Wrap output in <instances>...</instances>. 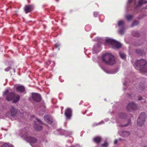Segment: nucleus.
<instances>
[{
    "mask_svg": "<svg viewBox=\"0 0 147 147\" xmlns=\"http://www.w3.org/2000/svg\"><path fill=\"white\" fill-rule=\"evenodd\" d=\"M105 43L106 44L112 45L114 48H119L121 47V45L120 43L111 38H108L106 39Z\"/></svg>",
    "mask_w": 147,
    "mask_h": 147,
    "instance_id": "39448f33",
    "label": "nucleus"
},
{
    "mask_svg": "<svg viewBox=\"0 0 147 147\" xmlns=\"http://www.w3.org/2000/svg\"><path fill=\"white\" fill-rule=\"evenodd\" d=\"M130 134V133L129 131H123L121 134V135L123 137H127Z\"/></svg>",
    "mask_w": 147,
    "mask_h": 147,
    "instance_id": "f3484780",
    "label": "nucleus"
},
{
    "mask_svg": "<svg viewBox=\"0 0 147 147\" xmlns=\"http://www.w3.org/2000/svg\"><path fill=\"white\" fill-rule=\"evenodd\" d=\"M44 119L46 122L49 124L53 122V119L50 116L45 115L44 117Z\"/></svg>",
    "mask_w": 147,
    "mask_h": 147,
    "instance_id": "ddd939ff",
    "label": "nucleus"
},
{
    "mask_svg": "<svg viewBox=\"0 0 147 147\" xmlns=\"http://www.w3.org/2000/svg\"><path fill=\"white\" fill-rule=\"evenodd\" d=\"M17 113L16 109L13 107H12L11 109V114L12 116L15 117Z\"/></svg>",
    "mask_w": 147,
    "mask_h": 147,
    "instance_id": "dca6fc26",
    "label": "nucleus"
},
{
    "mask_svg": "<svg viewBox=\"0 0 147 147\" xmlns=\"http://www.w3.org/2000/svg\"><path fill=\"white\" fill-rule=\"evenodd\" d=\"M36 120L37 123H38L39 124H42V122L39 119L36 118Z\"/></svg>",
    "mask_w": 147,
    "mask_h": 147,
    "instance_id": "7c9ffc66",
    "label": "nucleus"
},
{
    "mask_svg": "<svg viewBox=\"0 0 147 147\" xmlns=\"http://www.w3.org/2000/svg\"><path fill=\"white\" fill-rule=\"evenodd\" d=\"M101 140V138L99 137H95L94 139V141L97 143H99Z\"/></svg>",
    "mask_w": 147,
    "mask_h": 147,
    "instance_id": "412c9836",
    "label": "nucleus"
},
{
    "mask_svg": "<svg viewBox=\"0 0 147 147\" xmlns=\"http://www.w3.org/2000/svg\"><path fill=\"white\" fill-rule=\"evenodd\" d=\"M125 18L128 21L131 20L133 18V16L131 15L127 14L125 16Z\"/></svg>",
    "mask_w": 147,
    "mask_h": 147,
    "instance_id": "b1692460",
    "label": "nucleus"
},
{
    "mask_svg": "<svg viewBox=\"0 0 147 147\" xmlns=\"http://www.w3.org/2000/svg\"><path fill=\"white\" fill-rule=\"evenodd\" d=\"M139 23V22L138 21L136 20L134 21L131 25V27L137 25Z\"/></svg>",
    "mask_w": 147,
    "mask_h": 147,
    "instance_id": "bb28decb",
    "label": "nucleus"
},
{
    "mask_svg": "<svg viewBox=\"0 0 147 147\" xmlns=\"http://www.w3.org/2000/svg\"><path fill=\"white\" fill-rule=\"evenodd\" d=\"M32 98L33 100L36 102H38L41 100L40 95L38 93H34L32 94Z\"/></svg>",
    "mask_w": 147,
    "mask_h": 147,
    "instance_id": "9b49d317",
    "label": "nucleus"
},
{
    "mask_svg": "<svg viewBox=\"0 0 147 147\" xmlns=\"http://www.w3.org/2000/svg\"><path fill=\"white\" fill-rule=\"evenodd\" d=\"M127 109L129 111L135 110L138 109L136 104L133 102L129 103L127 105Z\"/></svg>",
    "mask_w": 147,
    "mask_h": 147,
    "instance_id": "6e6552de",
    "label": "nucleus"
},
{
    "mask_svg": "<svg viewBox=\"0 0 147 147\" xmlns=\"http://www.w3.org/2000/svg\"><path fill=\"white\" fill-rule=\"evenodd\" d=\"M1 147H14L12 145L10 144H8L7 143L4 144Z\"/></svg>",
    "mask_w": 147,
    "mask_h": 147,
    "instance_id": "a878e982",
    "label": "nucleus"
},
{
    "mask_svg": "<svg viewBox=\"0 0 147 147\" xmlns=\"http://www.w3.org/2000/svg\"><path fill=\"white\" fill-rule=\"evenodd\" d=\"M147 1L146 0H140L138 3L136 0H128V4H131L133 5L136 9L139 6L141 5L143 3H146Z\"/></svg>",
    "mask_w": 147,
    "mask_h": 147,
    "instance_id": "423d86ee",
    "label": "nucleus"
},
{
    "mask_svg": "<svg viewBox=\"0 0 147 147\" xmlns=\"http://www.w3.org/2000/svg\"><path fill=\"white\" fill-rule=\"evenodd\" d=\"M108 146V143L106 142H105L104 144H102L101 145V146L102 147H107Z\"/></svg>",
    "mask_w": 147,
    "mask_h": 147,
    "instance_id": "c756f323",
    "label": "nucleus"
},
{
    "mask_svg": "<svg viewBox=\"0 0 147 147\" xmlns=\"http://www.w3.org/2000/svg\"><path fill=\"white\" fill-rule=\"evenodd\" d=\"M13 72H15V69H13Z\"/></svg>",
    "mask_w": 147,
    "mask_h": 147,
    "instance_id": "a19ab883",
    "label": "nucleus"
},
{
    "mask_svg": "<svg viewBox=\"0 0 147 147\" xmlns=\"http://www.w3.org/2000/svg\"><path fill=\"white\" fill-rule=\"evenodd\" d=\"M136 53L140 55H143L144 53V51L143 49H137L136 50Z\"/></svg>",
    "mask_w": 147,
    "mask_h": 147,
    "instance_id": "6ab92c4d",
    "label": "nucleus"
},
{
    "mask_svg": "<svg viewBox=\"0 0 147 147\" xmlns=\"http://www.w3.org/2000/svg\"><path fill=\"white\" fill-rule=\"evenodd\" d=\"M99 65L100 66L104 71L107 74H115L118 71V69H116L113 70L109 71L108 70L106 69L104 67L102 66L101 64L99 63Z\"/></svg>",
    "mask_w": 147,
    "mask_h": 147,
    "instance_id": "9d476101",
    "label": "nucleus"
},
{
    "mask_svg": "<svg viewBox=\"0 0 147 147\" xmlns=\"http://www.w3.org/2000/svg\"><path fill=\"white\" fill-rule=\"evenodd\" d=\"M46 63L48 65H49V64H50V61H49L48 62H47Z\"/></svg>",
    "mask_w": 147,
    "mask_h": 147,
    "instance_id": "ea45409f",
    "label": "nucleus"
},
{
    "mask_svg": "<svg viewBox=\"0 0 147 147\" xmlns=\"http://www.w3.org/2000/svg\"><path fill=\"white\" fill-rule=\"evenodd\" d=\"M34 6L33 5H27L24 8V11L26 13H27L31 11L33 9Z\"/></svg>",
    "mask_w": 147,
    "mask_h": 147,
    "instance_id": "f8f14e48",
    "label": "nucleus"
},
{
    "mask_svg": "<svg viewBox=\"0 0 147 147\" xmlns=\"http://www.w3.org/2000/svg\"><path fill=\"white\" fill-rule=\"evenodd\" d=\"M16 89L17 92L20 93H23L25 90L24 87L22 86H18L16 88Z\"/></svg>",
    "mask_w": 147,
    "mask_h": 147,
    "instance_id": "4468645a",
    "label": "nucleus"
},
{
    "mask_svg": "<svg viewBox=\"0 0 147 147\" xmlns=\"http://www.w3.org/2000/svg\"><path fill=\"white\" fill-rule=\"evenodd\" d=\"M119 54L121 58L123 59H124L125 56V54L122 52H119Z\"/></svg>",
    "mask_w": 147,
    "mask_h": 147,
    "instance_id": "cd10ccee",
    "label": "nucleus"
},
{
    "mask_svg": "<svg viewBox=\"0 0 147 147\" xmlns=\"http://www.w3.org/2000/svg\"><path fill=\"white\" fill-rule=\"evenodd\" d=\"M117 140H116V139L115 140V141H114V144H116L117 143Z\"/></svg>",
    "mask_w": 147,
    "mask_h": 147,
    "instance_id": "4c0bfd02",
    "label": "nucleus"
},
{
    "mask_svg": "<svg viewBox=\"0 0 147 147\" xmlns=\"http://www.w3.org/2000/svg\"><path fill=\"white\" fill-rule=\"evenodd\" d=\"M125 29L124 28H122L120 29L118 31L119 34L121 35H123L125 32Z\"/></svg>",
    "mask_w": 147,
    "mask_h": 147,
    "instance_id": "5701e85b",
    "label": "nucleus"
},
{
    "mask_svg": "<svg viewBox=\"0 0 147 147\" xmlns=\"http://www.w3.org/2000/svg\"><path fill=\"white\" fill-rule=\"evenodd\" d=\"M146 62L144 59L137 60L135 64H133L134 66L136 69L140 70L142 72H147V66H146Z\"/></svg>",
    "mask_w": 147,
    "mask_h": 147,
    "instance_id": "f03ea898",
    "label": "nucleus"
},
{
    "mask_svg": "<svg viewBox=\"0 0 147 147\" xmlns=\"http://www.w3.org/2000/svg\"><path fill=\"white\" fill-rule=\"evenodd\" d=\"M35 129L37 130H40L42 129V127L40 125H38L37 123L34 125Z\"/></svg>",
    "mask_w": 147,
    "mask_h": 147,
    "instance_id": "aec40b11",
    "label": "nucleus"
},
{
    "mask_svg": "<svg viewBox=\"0 0 147 147\" xmlns=\"http://www.w3.org/2000/svg\"><path fill=\"white\" fill-rule=\"evenodd\" d=\"M60 46V44L59 43H57L55 45V46L56 48H57Z\"/></svg>",
    "mask_w": 147,
    "mask_h": 147,
    "instance_id": "c9c22d12",
    "label": "nucleus"
},
{
    "mask_svg": "<svg viewBox=\"0 0 147 147\" xmlns=\"http://www.w3.org/2000/svg\"><path fill=\"white\" fill-rule=\"evenodd\" d=\"M19 135L26 141L30 142V145L31 143H36L38 141L37 139L35 138L30 136V133L26 129H23L21 132L20 133Z\"/></svg>",
    "mask_w": 147,
    "mask_h": 147,
    "instance_id": "f257e3e1",
    "label": "nucleus"
},
{
    "mask_svg": "<svg viewBox=\"0 0 147 147\" xmlns=\"http://www.w3.org/2000/svg\"><path fill=\"white\" fill-rule=\"evenodd\" d=\"M71 134V132H69V131H65L62 129H60L59 130V134L61 135H65L66 136H68V135H70Z\"/></svg>",
    "mask_w": 147,
    "mask_h": 147,
    "instance_id": "2eb2a0df",
    "label": "nucleus"
},
{
    "mask_svg": "<svg viewBox=\"0 0 147 147\" xmlns=\"http://www.w3.org/2000/svg\"><path fill=\"white\" fill-rule=\"evenodd\" d=\"M94 50H95V48H94L93 49V53H97V52H96V51H95Z\"/></svg>",
    "mask_w": 147,
    "mask_h": 147,
    "instance_id": "58836bf2",
    "label": "nucleus"
},
{
    "mask_svg": "<svg viewBox=\"0 0 147 147\" xmlns=\"http://www.w3.org/2000/svg\"><path fill=\"white\" fill-rule=\"evenodd\" d=\"M103 123H104V122H103V121H101L99 123L96 124V125H100V124H102Z\"/></svg>",
    "mask_w": 147,
    "mask_h": 147,
    "instance_id": "f704fd0d",
    "label": "nucleus"
},
{
    "mask_svg": "<svg viewBox=\"0 0 147 147\" xmlns=\"http://www.w3.org/2000/svg\"><path fill=\"white\" fill-rule=\"evenodd\" d=\"M138 99L139 100H143L144 99L141 96H139L138 97Z\"/></svg>",
    "mask_w": 147,
    "mask_h": 147,
    "instance_id": "72a5a7b5",
    "label": "nucleus"
},
{
    "mask_svg": "<svg viewBox=\"0 0 147 147\" xmlns=\"http://www.w3.org/2000/svg\"><path fill=\"white\" fill-rule=\"evenodd\" d=\"M131 34L134 36H139L138 32L136 31H132L131 32Z\"/></svg>",
    "mask_w": 147,
    "mask_h": 147,
    "instance_id": "393cba45",
    "label": "nucleus"
},
{
    "mask_svg": "<svg viewBox=\"0 0 147 147\" xmlns=\"http://www.w3.org/2000/svg\"><path fill=\"white\" fill-rule=\"evenodd\" d=\"M126 115L125 114L123 113H121L119 115V119L118 120L116 121L117 123L118 122L121 121V119L125 118L126 117Z\"/></svg>",
    "mask_w": 147,
    "mask_h": 147,
    "instance_id": "a211bd4d",
    "label": "nucleus"
},
{
    "mask_svg": "<svg viewBox=\"0 0 147 147\" xmlns=\"http://www.w3.org/2000/svg\"><path fill=\"white\" fill-rule=\"evenodd\" d=\"M131 124V123L130 122V120H129L128 121V123H127L126 125H118V126H121V127H126V126H127L128 125H130Z\"/></svg>",
    "mask_w": 147,
    "mask_h": 147,
    "instance_id": "c85d7f7f",
    "label": "nucleus"
},
{
    "mask_svg": "<svg viewBox=\"0 0 147 147\" xmlns=\"http://www.w3.org/2000/svg\"><path fill=\"white\" fill-rule=\"evenodd\" d=\"M98 14V13L96 12H94V17H96L97 15Z\"/></svg>",
    "mask_w": 147,
    "mask_h": 147,
    "instance_id": "473e14b6",
    "label": "nucleus"
},
{
    "mask_svg": "<svg viewBox=\"0 0 147 147\" xmlns=\"http://www.w3.org/2000/svg\"><path fill=\"white\" fill-rule=\"evenodd\" d=\"M72 110L71 109L67 108L65 111V115L66 116V119H69L72 116Z\"/></svg>",
    "mask_w": 147,
    "mask_h": 147,
    "instance_id": "1a4fd4ad",
    "label": "nucleus"
},
{
    "mask_svg": "<svg viewBox=\"0 0 147 147\" xmlns=\"http://www.w3.org/2000/svg\"><path fill=\"white\" fill-rule=\"evenodd\" d=\"M11 69V67H8L7 68H5V71H8L10 69Z\"/></svg>",
    "mask_w": 147,
    "mask_h": 147,
    "instance_id": "2f4dec72",
    "label": "nucleus"
},
{
    "mask_svg": "<svg viewBox=\"0 0 147 147\" xmlns=\"http://www.w3.org/2000/svg\"><path fill=\"white\" fill-rule=\"evenodd\" d=\"M3 95L6 96V99L8 101H9L14 99L13 102L16 103L18 102L20 99V96L19 95H17L15 97V94L13 92H9V89L6 90L3 93Z\"/></svg>",
    "mask_w": 147,
    "mask_h": 147,
    "instance_id": "20e7f679",
    "label": "nucleus"
},
{
    "mask_svg": "<svg viewBox=\"0 0 147 147\" xmlns=\"http://www.w3.org/2000/svg\"><path fill=\"white\" fill-rule=\"evenodd\" d=\"M123 84L124 85L125 84V83H123Z\"/></svg>",
    "mask_w": 147,
    "mask_h": 147,
    "instance_id": "79ce46f5",
    "label": "nucleus"
},
{
    "mask_svg": "<svg viewBox=\"0 0 147 147\" xmlns=\"http://www.w3.org/2000/svg\"><path fill=\"white\" fill-rule=\"evenodd\" d=\"M102 58L103 61L107 64L112 65L115 62L114 56L109 53H106L103 55Z\"/></svg>",
    "mask_w": 147,
    "mask_h": 147,
    "instance_id": "7ed1b4c3",
    "label": "nucleus"
},
{
    "mask_svg": "<svg viewBox=\"0 0 147 147\" xmlns=\"http://www.w3.org/2000/svg\"><path fill=\"white\" fill-rule=\"evenodd\" d=\"M101 46V44L100 43V42H98V44H97V46L98 47H100Z\"/></svg>",
    "mask_w": 147,
    "mask_h": 147,
    "instance_id": "e433bc0d",
    "label": "nucleus"
},
{
    "mask_svg": "<svg viewBox=\"0 0 147 147\" xmlns=\"http://www.w3.org/2000/svg\"><path fill=\"white\" fill-rule=\"evenodd\" d=\"M125 24L123 20H120L118 22L117 25L119 27L122 26Z\"/></svg>",
    "mask_w": 147,
    "mask_h": 147,
    "instance_id": "4be33fe9",
    "label": "nucleus"
},
{
    "mask_svg": "<svg viewBox=\"0 0 147 147\" xmlns=\"http://www.w3.org/2000/svg\"><path fill=\"white\" fill-rule=\"evenodd\" d=\"M146 117V115L144 113H141L138 120V125L140 126H142L145 122Z\"/></svg>",
    "mask_w": 147,
    "mask_h": 147,
    "instance_id": "0eeeda50",
    "label": "nucleus"
}]
</instances>
